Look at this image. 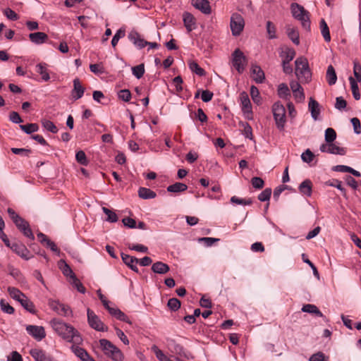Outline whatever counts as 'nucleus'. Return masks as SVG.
<instances>
[{
	"label": "nucleus",
	"instance_id": "nucleus-1",
	"mask_svg": "<svg viewBox=\"0 0 361 361\" xmlns=\"http://www.w3.org/2000/svg\"><path fill=\"white\" fill-rule=\"evenodd\" d=\"M50 324L54 331L66 341L74 343L82 341L79 332L73 326L59 319H53Z\"/></svg>",
	"mask_w": 361,
	"mask_h": 361
},
{
	"label": "nucleus",
	"instance_id": "nucleus-2",
	"mask_svg": "<svg viewBox=\"0 0 361 361\" xmlns=\"http://www.w3.org/2000/svg\"><path fill=\"white\" fill-rule=\"evenodd\" d=\"M295 75L301 82H308L312 74L309 68L307 60L304 57L298 58L295 61Z\"/></svg>",
	"mask_w": 361,
	"mask_h": 361
},
{
	"label": "nucleus",
	"instance_id": "nucleus-3",
	"mask_svg": "<svg viewBox=\"0 0 361 361\" xmlns=\"http://www.w3.org/2000/svg\"><path fill=\"white\" fill-rule=\"evenodd\" d=\"M291 11L293 17L301 22L305 30H309L310 29L309 12L303 6L296 3L291 4Z\"/></svg>",
	"mask_w": 361,
	"mask_h": 361
},
{
	"label": "nucleus",
	"instance_id": "nucleus-4",
	"mask_svg": "<svg viewBox=\"0 0 361 361\" xmlns=\"http://www.w3.org/2000/svg\"><path fill=\"white\" fill-rule=\"evenodd\" d=\"M272 112L278 129L283 130L286 122L284 106L279 102H275L272 106Z\"/></svg>",
	"mask_w": 361,
	"mask_h": 361
},
{
	"label": "nucleus",
	"instance_id": "nucleus-5",
	"mask_svg": "<svg viewBox=\"0 0 361 361\" xmlns=\"http://www.w3.org/2000/svg\"><path fill=\"white\" fill-rule=\"evenodd\" d=\"M231 56L233 66L239 73H242L247 64V58L240 49H235Z\"/></svg>",
	"mask_w": 361,
	"mask_h": 361
},
{
	"label": "nucleus",
	"instance_id": "nucleus-6",
	"mask_svg": "<svg viewBox=\"0 0 361 361\" xmlns=\"http://www.w3.org/2000/svg\"><path fill=\"white\" fill-rule=\"evenodd\" d=\"M245 21L243 16L238 13H234L231 17L230 27L232 35L238 36L243 30Z\"/></svg>",
	"mask_w": 361,
	"mask_h": 361
},
{
	"label": "nucleus",
	"instance_id": "nucleus-7",
	"mask_svg": "<svg viewBox=\"0 0 361 361\" xmlns=\"http://www.w3.org/2000/svg\"><path fill=\"white\" fill-rule=\"evenodd\" d=\"M87 322L89 325L98 331H106L108 327L101 321L99 317L90 309H87Z\"/></svg>",
	"mask_w": 361,
	"mask_h": 361
},
{
	"label": "nucleus",
	"instance_id": "nucleus-8",
	"mask_svg": "<svg viewBox=\"0 0 361 361\" xmlns=\"http://www.w3.org/2000/svg\"><path fill=\"white\" fill-rule=\"evenodd\" d=\"M319 149L322 152H327L332 154L345 155L346 153L345 148L337 146L333 142L321 145Z\"/></svg>",
	"mask_w": 361,
	"mask_h": 361
},
{
	"label": "nucleus",
	"instance_id": "nucleus-9",
	"mask_svg": "<svg viewBox=\"0 0 361 361\" xmlns=\"http://www.w3.org/2000/svg\"><path fill=\"white\" fill-rule=\"evenodd\" d=\"M13 223L16 227L24 234L25 236L31 240L35 239V236L27 221L20 217Z\"/></svg>",
	"mask_w": 361,
	"mask_h": 361
},
{
	"label": "nucleus",
	"instance_id": "nucleus-10",
	"mask_svg": "<svg viewBox=\"0 0 361 361\" xmlns=\"http://www.w3.org/2000/svg\"><path fill=\"white\" fill-rule=\"evenodd\" d=\"M26 331L38 341H42L46 336L45 330L42 326L27 325L26 326Z\"/></svg>",
	"mask_w": 361,
	"mask_h": 361
},
{
	"label": "nucleus",
	"instance_id": "nucleus-11",
	"mask_svg": "<svg viewBox=\"0 0 361 361\" xmlns=\"http://www.w3.org/2000/svg\"><path fill=\"white\" fill-rule=\"evenodd\" d=\"M15 253L25 260H28L31 258L29 255L30 251L27 247L22 243H13L9 247Z\"/></svg>",
	"mask_w": 361,
	"mask_h": 361
},
{
	"label": "nucleus",
	"instance_id": "nucleus-12",
	"mask_svg": "<svg viewBox=\"0 0 361 361\" xmlns=\"http://www.w3.org/2000/svg\"><path fill=\"white\" fill-rule=\"evenodd\" d=\"M128 37L139 49H142L147 46V41L141 38L140 35L135 30H132L128 33Z\"/></svg>",
	"mask_w": 361,
	"mask_h": 361
},
{
	"label": "nucleus",
	"instance_id": "nucleus-13",
	"mask_svg": "<svg viewBox=\"0 0 361 361\" xmlns=\"http://www.w3.org/2000/svg\"><path fill=\"white\" fill-rule=\"evenodd\" d=\"M192 5L204 14L209 15L212 13L210 4L207 0H192Z\"/></svg>",
	"mask_w": 361,
	"mask_h": 361
},
{
	"label": "nucleus",
	"instance_id": "nucleus-14",
	"mask_svg": "<svg viewBox=\"0 0 361 361\" xmlns=\"http://www.w3.org/2000/svg\"><path fill=\"white\" fill-rule=\"evenodd\" d=\"M183 20L184 26L188 32L196 28V19L190 13L184 12L183 14Z\"/></svg>",
	"mask_w": 361,
	"mask_h": 361
},
{
	"label": "nucleus",
	"instance_id": "nucleus-15",
	"mask_svg": "<svg viewBox=\"0 0 361 361\" xmlns=\"http://www.w3.org/2000/svg\"><path fill=\"white\" fill-rule=\"evenodd\" d=\"M251 73L253 80L257 83H262L265 79L264 73L260 68V66L252 64L251 67Z\"/></svg>",
	"mask_w": 361,
	"mask_h": 361
},
{
	"label": "nucleus",
	"instance_id": "nucleus-16",
	"mask_svg": "<svg viewBox=\"0 0 361 361\" xmlns=\"http://www.w3.org/2000/svg\"><path fill=\"white\" fill-rule=\"evenodd\" d=\"M308 109L311 113L312 118L314 121L318 120L319 116L320 114V107L318 102L314 99L312 97H310L308 104Z\"/></svg>",
	"mask_w": 361,
	"mask_h": 361
},
{
	"label": "nucleus",
	"instance_id": "nucleus-17",
	"mask_svg": "<svg viewBox=\"0 0 361 361\" xmlns=\"http://www.w3.org/2000/svg\"><path fill=\"white\" fill-rule=\"evenodd\" d=\"M85 88L82 86L79 78L73 80V89L72 90V96L75 100L80 99L84 94Z\"/></svg>",
	"mask_w": 361,
	"mask_h": 361
},
{
	"label": "nucleus",
	"instance_id": "nucleus-18",
	"mask_svg": "<svg viewBox=\"0 0 361 361\" xmlns=\"http://www.w3.org/2000/svg\"><path fill=\"white\" fill-rule=\"evenodd\" d=\"M121 258L123 262L129 267L133 271L135 272H138V268L137 267V264L139 262V259L136 257L130 256L128 255H126L122 253Z\"/></svg>",
	"mask_w": 361,
	"mask_h": 361
},
{
	"label": "nucleus",
	"instance_id": "nucleus-19",
	"mask_svg": "<svg viewBox=\"0 0 361 361\" xmlns=\"http://www.w3.org/2000/svg\"><path fill=\"white\" fill-rule=\"evenodd\" d=\"M29 38L32 42L36 44H40L45 42L48 39V35L42 32H37L30 33Z\"/></svg>",
	"mask_w": 361,
	"mask_h": 361
},
{
	"label": "nucleus",
	"instance_id": "nucleus-20",
	"mask_svg": "<svg viewBox=\"0 0 361 361\" xmlns=\"http://www.w3.org/2000/svg\"><path fill=\"white\" fill-rule=\"evenodd\" d=\"M151 269L154 273L159 274H165L170 270L169 265L162 262H157L154 263Z\"/></svg>",
	"mask_w": 361,
	"mask_h": 361
},
{
	"label": "nucleus",
	"instance_id": "nucleus-21",
	"mask_svg": "<svg viewBox=\"0 0 361 361\" xmlns=\"http://www.w3.org/2000/svg\"><path fill=\"white\" fill-rule=\"evenodd\" d=\"M240 101L242 105V110L244 113H251L252 106L248 95L245 92L240 94Z\"/></svg>",
	"mask_w": 361,
	"mask_h": 361
},
{
	"label": "nucleus",
	"instance_id": "nucleus-22",
	"mask_svg": "<svg viewBox=\"0 0 361 361\" xmlns=\"http://www.w3.org/2000/svg\"><path fill=\"white\" fill-rule=\"evenodd\" d=\"M169 349L173 353L179 355H184V349L181 345L177 343L175 340L170 339L168 341Z\"/></svg>",
	"mask_w": 361,
	"mask_h": 361
},
{
	"label": "nucleus",
	"instance_id": "nucleus-23",
	"mask_svg": "<svg viewBox=\"0 0 361 361\" xmlns=\"http://www.w3.org/2000/svg\"><path fill=\"white\" fill-rule=\"evenodd\" d=\"M333 171L343 173H350L355 176L360 177L361 176L360 173L353 168L345 166V165H337L333 167Z\"/></svg>",
	"mask_w": 361,
	"mask_h": 361
},
{
	"label": "nucleus",
	"instance_id": "nucleus-24",
	"mask_svg": "<svg viewBox=\"0 0 361 361\" xmlns=\"http://www.w3.org/2000/svg\"><path fill=\"white\" fill-rule=\"evenodd\" d=\"M138 196L143 200H148L156 197L157 194L149 188L141 187L138 190Z\"/></svg>",
	"mask_w": 361,
	"mask_h": 361
},
{
	"label": "nucleus",
	"instance_id": "nucleus-25",
	"mask_svg": "<svg viewBox=\"0 0 361 361\" xmlns=\"http://www.w3.org/2000/svg\"><path fill=\"white\" fill-rule=\"evenodd\" d=\"M300 192L307 196L312 195V182L309 179L302 181L299 185Z\"/></svg>",
	"mask_w": 361,
	"mask_h": 361
},
{
	"label": "nucleus",
	"instance_id": "nucleus-26",
	"mask_svg": "<svg viewBox=\"0 0 361 361\" xmlns=\"http://www.w3.org/2000/svg\"><path fill=\"white\" fill-rule=\"evenodd\" d=\"M326 80L329 85H333L336 82L337 75L333 66L329 65L326 71Z\"/></svg>",
	"mask_w": 361,
	"mask_h": 361
},
{
	"label": "nucleus",
	"instance_id": "nucleus-27",
	"mask_svg": "<svg viewBox=\"0 0 361 361\" xmlns=\"http://www.w3.org/2000/svg\"><path fill=\"white\" fill-rule=\"evenodd\" d=\"M302 311L304 312L314 314L315 315L320 317H323L322 312L314 305H312V304L304 305L302 307Z\"/></svg>",
	"mask_w": 361,
	"mask_h": 361
},
{
	"label": "nucleus",
	"instance_id": "nucleus-28",
	"mask_svg": "<svg viewBox=\"0 0 361 361\" xmlns=\"http://www.w3.org/2000/svg\"><path fill=\"white\" fill-rule=\"evenodd\" d=\"M187 189L188 186L185 183L177 182L168 186L167 191L169 192H180L185 191Z\"/></svg>",
	"mask_w": 361,
	"mask_h": 361
},
{
	"label": "nucleus",
	"instance_id": "nucleus-29",
	"mask_svg": "<svg viewBox=\"0 0 361 361\" xmlns=\"http://www.w3.org/2000/svg\"><path fill=\"white\" fill-rule=\"evenodd\" d=\"M37 72L41 75L42 79L48 81L50 79L49 74L47 71L46 63H39L36 66Z\"/></svg>",
	"mask_w": 361,
	"mask_h": 361
},
{
	"label": "nucleus",
	"instance_id": "nucleus-30",
	"mask_svg": "<svg viewBox=\"0 0 361 361\" xmlns=\"http://www.w3.org/2000/svg\"><path fill=\"white\" fill-rule=\"evenodd\" d=\"M71 348L73 353L81 360H83L85 357L87 358L89 355L88 353L84 348H82L75 344H73Z\"/></svg>",
	"mask_w": 361,
	"mask_h": 361
},
{
	"label": "nucleus",
	"instance_id": "nucleus-31",
	"mask_svg": "<svg viewBox=\"0 0 361 361\" xmlns=\"http://www.w3.org/2000/svg\"><path fill=\"white\" fill-rule=\"evenodd\" d=\"M8 292L10 296L18 302H20V300L24 298L25 296V295L19 289L14 287H8Z\"/></svg>",
	"mask_w": 361,
	"mask_h": 361
},
{
	"label": "nucleus",
	"instance_id": "nucleus-32",
	"mask_svg": "<svg viewBox=\"0 0 361 361\" xmlns=\"http://www.w3.org/2000/svg\"><path fill=\"white\" fill-rule=\"evenodd\" d=\"M99 344L102 350L104 353L106 355L111 350L116 349V345H114L111 341L107 339L102 338L99 340Z\"/></svg>",
	"mask_w": 361,
	"mask_h": 361
},
{
	"label": "nucleus",
	"instance_id": "nucleus-33",
	"mask_svg": "<svg viewBox=\"0 0 361 361\" xmlns=\"http://www.w3.org/2000/svg\"><path fill=\"white\" fill-rule=\"evenodd\" d=\"M109 357L111 358L114 361H122L124 358L123 354L116 347V349L111 350L106 354Z\"/></svg>",
	"mask_w": 361,
	"mask_h": 361
},
{
	"label": "nucleus",
	"instance_id": "nucleus-34",
	"mask_svg": "<svg viewBox=\"0 0 361 361\" xmlns=\"http://www.w3.org/2000/svg\"><path fill=\"white\" fill-rule=\"evenodd\" d=\"M19 302L27 311L30 312V313L35 314L36 311L35 309V305L26 295L24 297V298L21 299Z\"/></svg>",
	"mask_w": 361,
	"mask_h": 361
},
{
	"label": "nucleus",
	"instance_id": "nucleus-35",
	"mask_svg": "<svg viewBox=\"0 0 361 361\" xmlns=\"http://www.w3.org/2000/svg\"><path fill=\"white\" fill-rule=\"evenodd\" d=\"M287 35L291 41L296 45L299 44V34L294 27H288L286 30Z\"/></svg>",
	"mask_w": 361,
	"mask_h": 361
},
{
	"label": "nucleus",
	"instance_id": "nucleus-36",
	"mask_svg": "<svg viewBox=\"0 0 361 361\" xmlns=\"http://www.w3.org/2000/svg\"><path fill=\"white\" fill-rule=\"evenodd\" d=\"M349 81L353 97L355 100H359L360 99V94L359 92L357 82L353 77L349 78Z\"/></svg>",
	"mask_w": 361,
	"mask_h": 361
},
{
	"label": "nucleus",
	"instance_id": "nucleus-37",
	"mask_svg": "<svg viewBox=\"0 0 361 361\" xmlns=\"http://www.w3.org/2000/svg\"><path fill=\"white\" fill-rule=\"evenodd\" d=\"M320 28H321L322 35L324 40L326 42H330L331 36H330L329 29L324 19H322L320 21Z\"/></svg>",
	"mask_w": 361,
	"mask_h": 361
},
{
	"label": "nucleus",
	"instance_id": "nucleus-38",
	"mask_svg": "<svg viewBox=\"0 0 361 361\" xmlns=\"http://www.w3.org/2000/svg\"><path fill=\"white\" fill-rule=\"evenodd\" d=\"M278 94L281 98L286 99L290 96V92L287 85L281 83L279 85Z\"/></svg>",
	"mask_w": 361,
	"mask_h": 361
},
{
	"label": "nucleus",
	"instance_id": "nucleus-39",
	"mask_svg": "<svg viewBox=\"0 0 361 361\" xmlns=\"http://www.w3.org/2000/svg\"><path fill=\"white\" fill-rule=\"evenodd\" d=\"M41 123H42V126L47 130H48L52 133H56L58 132L57 127L55 126V124L52 121H51L49 120H47V119H42Z\"/></svg>",
	"mask_w": 361,
	"mask_h": 361
},
{
	"label": "nucleus",
	"instance_id": "nucleus-40",
	"mask_svg": "<svg viewBox=\"0 0 361 361\" xmlns=\"http://www.w3.org/2000/svg\"><path fill=\"white\" fill-rule=\"evenodd\" d=\"M102 211L107 216L106 221L111 222V223H114L118 221L117 214L112 210H111L105 207H103Z\"/></svg>",
	"mask_w": 361,
	"mask_h": 361
},
{
	"label": "nucleus",
	"instance_id": "nucleus-41",
	"mask_svg": "<svg viewBox=\"0 0 361 361\" xmlns=\"http://www.w3.org/2000/svg\"><path fill=\"white\" fill-rule=\"evenodd\" d=\"M20 128L27 134H31L39 130V126L37 123H28L27 125H20Z\"/></svg>",
	"mask_w": 361,
	"mask_h": 361
},
{
	"label": "nucleus",
	"instance_id": "nucleus-42",
	"mask_svg": "<svg viewBox=\"0 0 361 361\" xmlns=\"http://www.w3.org/2000/svg\"><path fill=\"white\" fill-rule=\"evenodd\" d=\"M295 51L293 49H287L285 52L281 55L283 62L289 63L295 57Z\"/></svg>",
	"mask_w": 361,
	"mask_h": 361
},
{
	"label": "nucleus",
	"instance_id": "nucleus-43",
	"mask_svg": "<svg viewBox=\"0 0 361 361\" xmlns=\"http://www.w3.org/2000/svg\"><path fill=\"white\" fill-rule=\"evenodd\" d=\"M71 283L78 290V292L81 293H85V288L83 286L80 280L76 277V276H73V278L71 279Z\"/></svg>",
	"mask_w": 361,
	"mask_h": 361
},
{
	"label": "nucleus",
	"instance_id": "nucleus-44",
	"mask_svg": "<svg viewBox=\"0 0 361 361\" xmlns=\"http://www.w3.org/2000/svg\"><path fill=\"white\" fill-rule=\"evenodd\" d=\"M190 69L195 73L199 76H203L205 75V71L203 68H202L196 62L190 61L189 63Z\"/></svg>",
	"mask_w": 361,
	"mask_h": 361
},
{
	"label": "nucleus",
	"instance_id": "nucleus-45",
	"mask_svg": "<svg viewBox=\"0 0 361 361\" xmlns=\"http://www.w3.org/2000/svg\"><path fill=\"white\" fill-rule=\"evenodd\" d=\"M152 350L159 361H172L157 345H153Z\"/></svg>",
	"mask_w": 361,
	"mask_h": 361
},
{
	"label": "nucleus",
	"instance_id": "nucleus-46",
	"mask_svg": "<svg viewBox=\"0 0 361 361\" xmlns=\"http://www.w3.org/2000/svg\"><path fill=\"white\" fill-rule=\"evenodd\" d=\"M125 35H126V30L124 28L121 27L119 30H118L112 38V40H111L112 47H115L117 45L119 39L121 38L124 37Z\"/></svg>",
	"mask_w": 361,
	"mask_h": 361
},
{
	"label": "nucleus",
	"instance_id": "nucleus-47",
	"mask_svg": "<svg viewBox=\"0 0 361 361\" xmlns=\"http://www.w3.org/2000/svg\"><path fill=\"white\" fill-rule=\"evenodd\" d=\"M132 72L135 77L137 79L141 78L145 73V66L143 63L133 66L132 68Z\"/></svg>",
	"mask_w": 361,
	"mask_h": 361
},
{
	"label": "nucleus",
	"instance_id": "nucleus-48",
	"mask_svg": "<svg viewBox=\"0 0 361 361\" xmlns=\"http://www.w3.org/2000/svg\"><path fill=\"white\" fill-rule=\"evenodd\" d=\"M325 141L326 143L333 142L336 138V133L334 129L328 128L325 130Z\"/></svg>",
	"mask_w": 361,
	"mask_h": 361
},
{
	"label": "nucleus",
	"instance_id": "nucleus-49",
	"mask_svg": "<svg viewBox=\"0 0 361 361\" xmlns=\"http://www.w3.org/2000/svg\"><path fill=\"white\" fill-rule=\"evenodd\" d=\"M60 264H61L60 268L65 276H70L71 279L73 278V276H75L71 267L64 261L61 260Z\"/></svg>",
	"mask_w": 361,
	"mask_h": 361
},
{
	"label": "nucleus",
	"instance_id": "nucleus-50",
	"mask_svg": "<svg viewBox=\"0 0 361 361\" xmlns=\"http://www.w3.org/2000/svg\"><path fill=\"white\" fill-rule=\"evenodd\" d=\"M250 95L254 102L259 104L261 102L259 90L257 87L252 85L250 87Z\"/></svg>",
	"mask_w": 361,
	"mask_h": 361
},
{
	"label": "nucleus",
	"instance_id": "nucleus-51",
	"mask_svg": "<svg viewBox=\"0 0 361 361\" xmlns=\"http://www.w3.org/2000/svg\"><path fill=\"white\" fill-rule=\"evenodd\" d=\"M167 306L171 311H177L180 307V301L176 298H172L169 300Z\"/></svg>",
	"mask_w": 361,
	"mask_h": 361
},
{
	"label": "nucleus",
	"instance_id": "nucleus-52",
	"mask_svg": "<svg viewBox=\"0 0 361 361\" xmlns=\"http://www.w3.org/2000/svg\"><path fill=\"white\" fill-rule=\"evenodd\" d=\"M267 32L268 33L269 39L276 38V27L274 24L271 21L267 22Z\"/></svg>",
	"mask_w": 361,
	"mask_h": 361
},
{
	"label": "nucleus",
	"instance_id": "nucleus-53",
	"mask_svg": "<svg viewBox=\"0 0 361 361\" xmlns=\"http://www.w3.org/2000/svg\"><path fill=\"white\" fill-rule=\"evenodd\" d=\"M231 202L236 204L250 205L252 203L251 199H242L236 196H233L231 198Z\"/></svg>",
	"mask_w": 361,
	"mask_h": 361
},
{
	"label": "nucleus",
	"instance_id": "nucleus-54",
	"mask_svg": "<svg viewBox=\"0 0 361 361\" xmlns=\"http://www.w3.org/2000/svg\"><path fill=\"white\" fill-rule=\"evenodd\" d=\"M0 307L1 310L6 314H11L14 312V308L3 299L0 301Z\"/></svg>",
	"mask_w": 361,
	"mask_h": 361
},
{
	"label": "nucleus",
	"instance_id": "nucleus-55",
	"mask_svg": "<svg viewBox=\"0 0 361 361\" xmlns=\"http://www.w3.org/2000/svg\"><path fill=\"white\" fill-rule=\"evenodd\" d=\"M314 158V154L312 152L310 149H306L302 154L301 159L305 163H310L313 161Z\"/></svg>",
	"mask_w": 361,
	"mask_h": 361
},
{
	"label": "nucleus",
	"instance_id": "nucleus-56",
	"mask_svg": "<svg viewBox=\"0 0 361 361\" xmlns=\"http://www.w3.org/2000/svg\"><path fill=\"white\" fill-rule=\"evenodd\" d=\"M271 195V189L267 188L264 189L259 195L258 200L261 202L269 201Z\"/></svg>",
	"mask_w": 361,
	"mask_h": 361
},
{
	"label": "nucleus",
	"instance_id": "nucleus-57",
	"mask_svg": "<svg viewBox=\"0 0 361 361\" xmlns=\"http://www.w3.org/2000/svg\"><path fill=\"white\" fill-rule=\"evenodd\" d=\"M60 307L61 308L60 310L58 311V314L63 317H69L73 314L72 310L68 305L62 303Z\"/></svg>",
	"mask_w": 361,
	"mask_h": 361
},
{
	"label": "nucleus",
	"instance_id": "nucleus-58",
	"mask_svg": "<svg viewBox=\"0 0 361 361\" xmlns=\"http://www.w3.org/2000/svg\"><path fill=\"white\" fill-rule=\"evenodd\" d=\"M77 161L82 165H87L88 161L85 153L82 150L78 151L75 154Z\"/></svg>",
	"mask_w": 361,
	"mask_h": 361
},
{
	"label": "nucleus",
	"instance_id": "nucleus-59",
	"mask_svg": "<svg viewBox=\"0 0 361 361\" xmlns=\"http://www.w3.org/2000/svg\"><path fill=\"white\" fill-rule=\"evenodd\" d=\"M118 97L120 99L127 102L131 98V92L127 89L121 90L118 92Z\"/></svg>",
	"mask_w": 361,
	"mask_h": 361
},
{
	"label": "nucleus",
	"instance_id": "nucleus-60",
	"mask_svg": "<svg viewBox=\"0 0 361 361\" xmlns=\"http://www.w3.org/2000/svg\"><path fill=\"white\" fill-rule=\"evenodd\" d=\"M353 73L356 78V81L361 82V65L357 62H354Z\"/></svg>",
	"mask_w": 361,
	"mask_h": 361
},
{
	"label": "nucleus",
	"instance_id": "nucleus-61",
	"mask_svg": "<svg viewBox=\"0 0 361 361\" xmlns=\"http://www.w3.org/2000/svg\"><path fill=\"white\" fill-rule=\"evenodd\" d=\"M251 183L253 188L256 189H262L264 185V180L259 177H253L251 179Z\"/></svg>",
	"mask_w": 361,
	"mask_h": 361
},
{
	"label": "nucleus",
	"instance_id": "nucleus-62",
	"mask_svg": "<svg viewBox=\"0 0 361 361\" xmlns=\"http://www.w3.org/2000/svg\"><path fill=\"white\" fill-rule=\"evenodd\" d=\"M4 13L9 20H16L18 19V16L17 13L9 8H6L4 11Z\"/></svg>",
	"mask_w": 361,
	"mask_h": 361
},
{
	"label": "nucleus",
	"instance_id": "nucleus-63",
	"mask_svg": "<svg viewBox=\"0 0 361 361\" xmlns=\"http://www.w3.org/2000/svg\"><path fill=\"white\" fill-rule=\"evenodd\" d=\"M346 105H347V102L342 97H336L335 107L337 109H338V110L344 109L346 107Z\"/></svg>",
	"mask_w": 361,
	"mask_h": 361
},
{
	"label": "nucleus",
	"instance_id": "nucleus-64",
	"mask_svg": "<svg viewBox=\"0 0 361 361\" xmlns=\"http://www.w3.org/2000/svg\"><path fill=\"white\" fill-rule=\"evenodd\" d=\"M326 357L324 354L322 352H318L317 353L313 354L310 357V361H326Z\"/></svg>",
	"mask_w": 361,
	"mask_h": 361
}]
</instances>
